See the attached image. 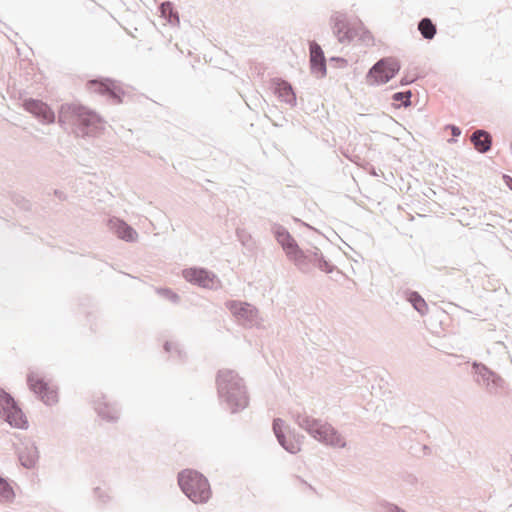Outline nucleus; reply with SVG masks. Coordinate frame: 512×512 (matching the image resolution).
<instances>
[{"instance_id": "16", "label": "nucleus", "mask_w": 512, "mask_h": 512, "mask_svg": "<svg viewBox=\"0 0 512 512\" xmlns=\"http://www.w3.org/2000/svg\"><path fill=\"white\" fill-rule=\"evenodd\" d=\"M310 71L317 78H323L327 74L326 58L324 51L316 41H310Z\"/></svg>"}, {"instance_id": "6", "label": "nucleus", "mask_w": 512, "mask_h": 512, "mask_svg": "<svg viewBox=\"0 0 512 512\" xmlns=\"http://www.w3.org/2000/svg\"><path fill=\"white\" fill-rule=\"evenodd\" d=\"M297 269L304 274H311L315 269L320 270L326 274L337 271L342 274L340 270L329 259H327L318 247H310L302 249L298 257L295 258L293 263Z\"/></svg>"}, {"instance_id": "11", "label": "nucleus", "mask_w": 512, "mask_h": 512, "mask_svg": "<svg viewBox=\"0 0 512 512\" xmlns=\"http://www.w3.org/2000/svg\"><path fill=\"white\" fill-rule=\"evenodd\" d=\"M87 86L91 91L105 96L114 104H120L123 102L125 91L121 87L120 83L112 78L97 77L89 80L87 82Z\"/></svg>"}, {"instance_id": "5", "label": "nucleus", "mask_w": 512, "mask_h": 512, "mask_svg": "<svg viewBox=\"0 0 512 512\" xmlns=\"http://www.w3.org/2000/svg\"><path fill=\"white\" fill-rule=\"evenodd\" d=\"M178 485L184 495L195 504L207 503L212 495L208 479L194 469H184L178 473Z\"/></svg>"}, {"instance_id": "20", "label": "nucleus", "mask_w": 512, "mask_h": 512, "mask_svg": "<svg viewBox=\"0 0 512 512\" xmlns=\"http://www.w3.org/2000/svg\"><path fill=\"white\" fill-rule=\"evenodd\" d=\"M94 409L98 416L107 422H116L119 419L120 409L116 404H110L105 400L95 402Z\"/></svg>"}, {"instance_id": "23", "label": "nucleus", "mask_w": 512, "mask_h": 512, "mask_svg": "<svg viewBox=\"0 0 512 512\" xmlns=\"http://www.w3.org/2000/svg\"><path fill=\"white\" fill-rule=\"evenodd\" d=\"M417 29L422 38L428 41L434 39L437 34V26L429 17L421 18L418 22Z\"/></svg>"}, {"instance_id": "39", "label": "nucleus", "mask_w": 512, "mask_h": 512, "mask_svg": "<svg viewBox=\"0 0 512 512\" xmlns=\"http://www.w3.org/2000/svg\"><path fill=\"white\" fill-rule=\"evenodd\" d=\"M21 208L28 209L29 208V202L25 199H22V205Z\"/></svg>"}, {"instance_id": "7", "label": "nucleus", "mask_w": 512, "mask_h": 512, "mask_svg": "<svg viewBox=\"0 0 512 512\" xmlns=\"http://www.w3.org/2000/svg\"><path fill=\"white\" fill-rule=\"evenodd\" d=\"M471 374L474 382L489 395L496 396L506 388V381L482 362H471Z\"/></svg>"}, {"instance_id": "19", "label": "nucleus", "mask_w": 512, "mask_h": 512, "mask_svg": "<svg viewBox=\"0 0 512 512\" xmlns=\"http://www.w3.org/2000/svg\"><path fill=\"white\" fill-rule=\"evenodd\" d=\"M110 230L117 235V237L125 242L133 243L138 238L137 231L124 220L112 217L108 221Z\"/></svg>"}, {"instance_id": "3", "label": "nucleus", "mask_w": 512, "mask_h": 512, "mask_svg": "<svg viewBox=\"0 0 512 512\" xmlns=\"http://www.w3.org/2000/svg\"><path fill=\"white\" fill-rule=\"evenodd\" d=\"M290 415L301 429L320 443L338 448L346 446V441L331 424L309 416L304 410L293 409Z\"/></svg>"}, {"instance_id": "37", "label": "nucleus", "mask_w": 512, "mask_h": 512, "mask_svg": "<svg viewBox=\"0 0 512 512\" xmlns=\"http://www.w3.org/2000/svg\"><path fill=\"white\" fill-rule=\"evenodd\" d=\"M503 180H504L505 184L507 185V187L510 190H512V177L509 176V175L504 174L503 175Z\"/></svg>"}, {"instance_id": "27", "label": "nucleus", "mask_w": 512, "mask_h": 512, "mask_svg": "<svg viewBox=\"0 0 512 512\" xmlns=\"http://www.w3.org/2000/svg\"><path fill=\"white\" fill-rule=\"evenodd\" d=\"M164 351L170 355L171 358H176L179 361H184L186 353L181 349L180 345L176 342L165 341L163 345Z\"/></svg>"}, {"instance_id": "25", "label": "nucleus", "mask_w": 512, "mask_h": 512, "mask_svg": "<svg viewBox=\"0 0 512 512\" xmlns=\"http://www.w3.org/2000/svg\"><path fill=\"white\" fill-rule=\"evenodd\" d=\"M280 246L285 252L287 258L293 263L295 262V258L298 257L302 251V248L298 245L297 241L292 235L288 237Z\"/></svg>"}, {"instance_id": "24", "label": "nucleus", "mask_w": 512, "mask_h": 512, "mask_svg": "<svg viewBox=\"0 0 512 512\" xmlns=\"http://www.w3.org/2000/svg\"><path fill=\"white\" fill-rule=\"evenodd\" d=\"M159 11L161 13V17L166 19L170 24H179V14L178 11L175 10L174 5L170 1H165L160 4Z\"/></svg>"}, {"instance_id": "2", "label": "nucleus", "mask_w": 512, "mask_h": 512, "mask_svg": "<svg viewBox=\"0 0 512 512\" xmlns=\"http://www.w3.org/2000/svg\"><path fill=\"white\" fill-rule=\"evenodd\" d=\"M58 122L67 129L71 126L77 136H96L104 130V121L96 112L77 104H62L58 110Z\"/></svg>"}, {"instance_id": "31", "label": "nucleus", "mask_w": 512, "mask_h": 512, "mask_svg": "<svg viewBox=\"0 0 512 512\" xmlns=\"http://www.w3.org/2000/svg\"><path fill=\"white\" fill-rule=\"evenodd\" d=\"M377 512H406L398 505L390 503L388 501H381L377 506Z\"/></svg>"}, {"instance_id": "14", "label": "nucleus", "mask_w": 512, "mask_h": 512, "mask_svg": "<svg viewBox=\"0 0 512 512\" xmlns=\"http://www.w3.org/2000/svg\"><path fill=\"white\" fill-rule=\"evenodd\" d=\"M22 106L44 124H51L55 121L54 111L42 100L27 98L23 101Z\"/></svg>"}, {"instance_id": "22", "label": "nucleus", "mask_w": 512, "mask_h": 512, "mask_svg": "<svg viewBox=\"0 0 512 512\" xmlns=\"http://www.w3.org/2000/svg\"><path fill=\"white\" fill-rule=\"evenodd\" d=\"M403 298L411 304V306L421 315L425 316L428 313V305L425 299L419 292L405 289L403 291Z\"/></svg>"}, {"instance_id": "9", "label": "nucleus", "mask_w": 512, "mask_h": 512, "mask_svg": "<svg viewBox=\"0 0 512 512\" xmlns=\"http://www.w3.org/2000/svg\"><path fill=\"white\" fill-rule=\"evenodd\" d=\"M401 66L397 59L385 57L377 61L367 72L366 78L371 85L389 82L399 72Z\"/></svg>"}, {"instance_id": "29", "label": "nucleus", "mask_w": 512, "mask_h": 512, "mask_svg": "<svg viewBox=\"0 0 512 512\" xmlns=\"http://www.w3.org/2000/svg\"><path fill=\"white\" fill-rule=\"evenodd\" d=\"M411 97H412L411 90H406V91L395 92L391 98L395 102H400V104L397 106V108H400V107L406 108L411 105Z\"/></svg>"}, {"instance_id": "13", "label": "nucleus", "mask_w": 512, "mask_h": 512, "mask_svg": "<svg viewBox=\"0 0 512 512\" xmlns=\"http://www.w3.org/2000/svg\"><path fill=\"white\" fill-rule=\"evenodd\" d=\"M285 422L281 418H275L272 423L273 432L277 438L278 443L290 454L298 453L300 448V439L304 438L303 435L296 434L294 431L289 432L290 438L284 432Z\"/></svg>"}, {"instance_id": "21", "label": "nucleus", "mask_w": 512, "mask_h": 512, "mask_svg": "<svg viewBox=\"0 0 512 512\" xmlns=\"http://www.w3.org/2000/svg\"><path fill=\"white\" fill-rule=\"evenodd\" d=\"M471 142L479 153H486L491 149L492 136L486 130L477 129L471 135Z\"/></svg>"}, {"instance_id": "36", "label": "nucleus", "mask_w": 512, "mask_h": 512, "mask_svg": "<svg viewBox=\"0 0 512 512\" xmlns=\"http://www.w3.org/2000/svg\"><path fill=\"white\" fill-rule=\"evenodd\" d=\"M414 81H415V78H409L408 76H404L400 80V85L406 86V85L413 83Z\"/></svg>"}, {"instance_id": "34", "label": "nucleus", "mask_w": 512, "mask_h": 512, "mask_svg": "<svg viewBox=\"0 0 512 512\" xmlns=\"http://www.w3.org/2000/svg\"><path fill=\"white\" fill-rule=\"evenodd\" d=\"M329 61L338 63L339 67H345L347 65V60L342 57L333 56L329 59Z\"/></svg>"}, {"instance_id": "15", "label": "nucleus", "mask_w": 512, "mask_h": 512, "mask_svg": "<svg viewBox=\"0 0 512 512\" xmlns=\"http://www.w3.org/2000/svg\"><path fill=\"white\" fill-rule=\"evenodd\" d=\"M225 306L238 320L252 324L257 318L258 310L250 303L238 300H228L225 303Z\"/></svg>"}, {"instance_id": "35", "label": "nucleus", "mask_w": 512, "mask_h": 512, "mask_svg": "<svg viewBox=\"0 0 512 512\" xmlns=\"http://www.w3.org/2000/svg\"><path fill=\"white\" fill-rule=\"evenodd\" d=\"M53 194L61 201H65L67 199V195L61 190L55 189Z\"/></svg>"}, {"instance_id": "10", "label": "nucleus", "mask_w": 512, "mask_h": 512, "mask_svg": "<svg viewBox=\"0 0 512 512\" xmlns=\"http://www.w3.org/2000/svg\"><path fill=\"white\" fill-rule=\"evenodd\" d=\"M182 277L190 284L208 290H218L222 287L219 277L211 270L193 266L182 270Z\"/></svg>"}, {"instance_id": "18", "label": "nucleus", "mask_w": 512, "mask_h": 512, "mask_svg": "<svg viewBox=\"0 0 512 512\" xmlns=\"http://www.w3.org/2000/svg\"><path fill=\"white\" fill-rule=\"evenodd\" d=\"M17 456L20 464L26 469L35 468L39 460V451L37 446L32 441H26L16 449Z\"/></svg>"}, {"instance_id": "17", "label": "nucleus", "mask_w": 512, "mask_h": 512, "mask_svg": "<svg viewBox=\"0 0 512 512\" xmlns=\"http://www.w3.org/2000/svg\"><path fill=\"white\" fill-rule=\"evenodd\" d=\"M271 87L274 94L278 97L281 102L294 107L297 104V97L291 83L282 78H272Z\"/></svg>"}, {"instance_id": "38", "label": "nucleus", "mask_w": 512, "mask_h": 512, "mask_svg": "<svg viewBox=\"0 0 512 512\" xmlns=\"http://www.w3.org/2000/svg\"><path fill=\"white\" fill-rule=\"evenodd\" d=\"M422 450H423V453H424L425 455H428V454H430V453H431V448H430L429 446H427V445H423V446H422Z\"/></svg>"}, {"instance_id": "32", "label": "nucleus", "mask_w": 512, "mask_h": 512, "mask_svg": "<svg viewBox=\"0 0 512 512\" xmlns=\"http://www.w3.org/2000/svg\"><path fill=\"white\" fill-rule=\"evenodd\" d=\"M94 492V496L101 502V503H107L109 501V496L108 494L106 493L105 490H103L102 488L100 487H96L94 488L93 490Z\"/></svg>"}, {"instance_id": "1", "label": "nucleus", "mask_w": 512, "mask_h": 512, "mask_svg": "<svg viewBox=\"0 0 512 512\" xmlns=\"http://www.w3.org/2000/svg\"><path fill=\"white\" fill-rule=\"evenodd\" d=\"M220 404L232 414L243 411L249 404V395L243 378L231 369H221L216 375Z\"/></svg>"}, {"instance_id": "33", "label": "nucleus", "mask_w": 512, "mask_h": 512, "mask_svg": "<svg viewBox=\"0 0 512 512\" xmlns=\"http://www.w3.org/2000/svg\"><path fill=\"white\" fill-rule=\"evenodd\" d=\"M446 129H450L451 130V135H452V138H450L448 140L449 143H453V142H456V138L459 137L461 135V129L454 125V124H448L446 125Z\"/></svg>"}, {"instance_id": "8", "label": "nucleus", "mask_w": 512, "mask_h": 512, "mask_svg": "<svg viewBox=\"0 0 512 512\" xmlns=\"http://www.w3.org/2000/svg\"><path fill=\"white\" fill-rule=\"evenodd\" d=\"M0 417L18 429H27L28 420L14 397L0 388Z\"/></svg>"}, {"instance_id": "28", "label": "nucleus", "mask_w": 512, "mask_h": 512, "mask_svg": "<svg viewBox=\"0 0 512 512\" xmlns=\"http://www.w3.org/2000/svg\"><path fill=\"white\" fill-rule=\"evenodd\" d=\"M271 233L275 237L276 241L279 245H281L285 240L291 236L290 232L282 225L278 223H273L271 226Z\"/></svg>"}, {"instance_id": "26", "label": "nucleus", "mask_w": 512, "mask_h": 512, "mask_svg": "<svg viewBox=\"0 0 512 512\" xmlns=\"http://www.w3.org/2000/svg\"><path fill=\"white\" fill-rule=\"evenodd\" d=\"M15 499V492L9 480L0 476V502L11 503Z\"/></svg>"}, {"instance_id": "30", "label": "nucleus", "mask_w": 512, "mask_h": 512, "mask_svg": "<svg viewBox=\"0 0 512 512\" xmlns=\"http://www.w3.org/2000/svg\"><path fill=\"white\" fill-rule=\"evenodd\" d=\"M156 293L173 304H178L181 300L180 296L168 287L156 288Z\"/></svg>"}, {"instance_id": "12", "label": "nucleus", "mask_w": 512, "mask_h": 512, "mask_svg": "<svg viewBox=\"0 0 512 512\" xmlns=\"http://www.w3.org/2000/svg\"><path fill=\"white\" fill-rule=\"evenodd\" d=\"M29 389L45 404L53 405L58 402L57 392L50 388L45 379L34 371L27 374Z\"/></svg>"}, {"instance_id": "4", "label": "nucleus", "mask_w": 512, "mask_h": 512, "mask_svg": "<svg viewBox=\"0 0 512 512\" xmlns=\"http://www.w3.org/2000/svg\"><path fill=\"white\" fill-rule=\"evenodd\" d=\"M330 26L340 43H350L356 37L367 45L373 42L371 32L366 29L362 21L360 19L351 21L344 12H334L330 17Z\"/></svg>"}]
</instances>
